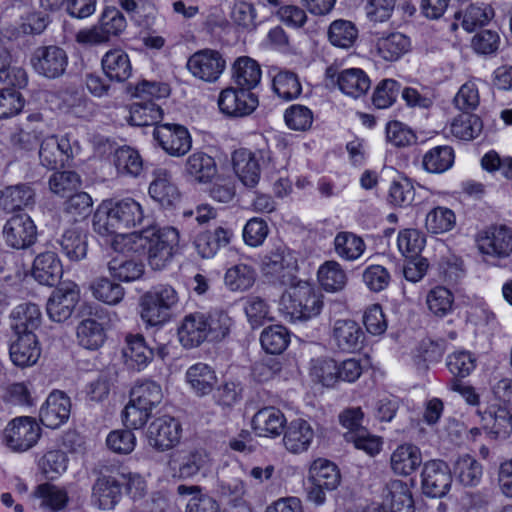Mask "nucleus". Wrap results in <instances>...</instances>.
<instances>
[{
  "instance_id": "f257e3e1",
  "label": "nucleus",
  "mask_w": 512,
  "mask_h": 512,
  "mask_svg": "<svg viewBox=\"0 0 512 512\" xmlns=\"http://www.w3.org/2000/svg\"><path fill=\"white\" fill-rule=\"evenodd\" d=\"M144 211L133 198L103 201L93 216V229L102 236L122 235L142 223Z\"/></svg>"
},
{
  "instance_id": "f03ea898",
  "label": "nucleus",
  "mask_w": 512,
  "mask_h": 512,
  "mask_svg": "<svg viewBox=\"0 0 512 512\" xmlns=\"http://www.w3.org/2000/svg\"><path fill=\"white\" fill-rule=\"evenodd\" d=\"M136 243L147 254L154 270H162L172 260L179 244V232L174 227L144 229L136 235Z\"/></svg>"
},
{
  "instance_id": "7ed1b4c3",
  "label": "nucleus",
  "mask_w": 512,
  "mask_h": 512,
  "mask_svg": "<svg viewBox=\"0 0 512 512\" xmlns=\"http://www.w3.org/2000/svg\"><path fill=\"white\" fill-rule=\"evenodd\" d=\"M178 304L179 295L173 286H153L139 299L140 317L147 326H163L171 320Z\"/></svg>"
},
{
  "instance_id": "20e7f679",
  "label": "nucleus",
  "mask_w": 512,
  "mask_h": 512,
  "mask_svg": "<svg viewBox=\"0 0 512 512\" xmlns=\"http://www.w3.org/2000/svg\"><path fill=\"white\" fill-rule=\"evenodd\" d=\"M290 290L282 296L284 310L294 320H308L322 309V300L312 284L298 281L289 284Z\"/></svg>"
},
{
  "instance_id": "39448f33",
  "label": "nucleus",
  "mask_w": 512,
  "mask_h": 512,
  "mask_svg": "<svg viewBox=\"0 0 512 512\" xmlns=\"http://www.w3.org/2000/svg\"><path fill=\"white\" fill-rule=\"evenodd\" d=\"M78 150V142L72 140L71 134L48 135L40 141L39 160L42 166L57 169L68 165Z\"/></svg>"
},
{
  "instance_id": "423d86ee",
  "label": "nucleus",
  "mask_w": 512,
  "mask_h": 512,
  "mask_svg": "<svg viewBox=\"0 0 512 512\" xmlns=\"http://www.w3.org/2000/svg\"><path fill=\"white\" fill-rule=\"evenodd\" d=\"M480 253L495 261L508 258L512 253V229L506 225H492L476 238Z\"/></svg>"
},
{
  "instance_id": "0eeeda50",
  "label": "nucleus",
  "mask_w": 512,
  "mask_h": 512,
  "mask_svg": "<svg viewBox=\"0 0 512 512\" xmlns=\"http://www.w3.org/2000/svg\"><path fill=\"white\" fill-rule=\"evenodd\" d=\"M261 269L264 277L274 284H292L296 260L284 246H277L263 257Z\"/></svg>"
},
{
  "instance_id": "6e6552de",
  "label": "nucleus",
  "mask_w": 512,
  "mask_h": 512,
  "mask_svg": "<svg viewBox=\"0 0 512 512\" xmlns=\"http://www.w3.org/2000/svg\"><path fill=\"white\" fill-rule=\"evenodd\" d=\"M41 436V428L31 417L13 419L5 428L4 443L15 452H24L32 448Z\"/></svg>"
},
{
  "instance_id": "1a4fd4ad",
  "label": "nucleus",
  "mask_w": 512,
  "mask_h": 512,
  "mask_svg": "<svg viewBox=\"0 0 512 512\" xmlns=\"http://www.w3.org/2000/svg\"><path fill=\"white\" fill-rule=\"evenodd\" d=\"M153 137L159 146L173 157L184 156L192 147V137L188 129L181 124H156Z\"/></svg>"
},
{
  "instance_id": "9d476101",
  "label": "nucleus",
  "mask_w": 512,
  "mask_h": 512,
  "mask_svg": "<svg viewBox=\"0 0 512 512\" xmlns=\"http://www.w3.org/2000/svg\"><path fill=\"white\" fill-rule=\"evenodd\" d=\"M127 27L124 15L116 8L106 9L98 26L82 30L77 34V42L83 44H100L108 41L111 36H118Z\"/></svg>"
},
{
  "instance_id": "9b49d317",
  "label": "nucleus",
  "mask_w": 512,
  "mask_h": 512,
  "mask_svg": "<svg viewBox=\"0 0 512 512\" xmlns=\"http://www.w3.org/2000/svg\"><path fill=\"white\" fill-rule=\"evenodd\" d=\"M30 62L37 74L48 79H56L65 73L68 56L59 46H40L34 50Z\"/></svg>"
},
{
  "instance_id": "f8f14e48",
  "label": "nucleus",
  "mask_w": 512,
  "mask_h": 512,
  "mask_svg": "<svg viewBox=\"0 0 512 512\" xmlns=\"http://www.w3.org/2000/svg\"><path fill=\"white\" fill-rule=\"evenodd\" d=\"M259 104L258 97L251 91L229 87L221 91L218 98L220 111L228 117L250 115Z\"/></svg>"
},
{
  "instance_id": "ddd939ff",
  "label": "nucleus",
  "mask_w": 512,
  "mask_h": 512,
  "mask_svg": "<svg viewBox=\"0 0 512 512\" xmlns=\"http://www.w3.org/2000/svg\"><path fill=\"white\" fill-rule=\"evenodd\" d=\"M226 62L215 50L204 49L194 53L187 61L192 75L205 82H215L223 73Z\"/></svg>"
},
{
  "instance_id": "4468645a",
  "label": "nucleus",
  "mask_w": 512,
  "mask_h": 512,
  "mask_svg": "<svg viewBox=\"0 0 512 512\" xmlns=\"http://www.w3.org/2000/svg\"><path fill=\"white\" fill-rule=\"evenodd\" d=\"M452 483L448 465L442 460L425 463L422 471V490L429 497L440 498L447 494Z\"/></svg>"
},
{
  "instance_id": "2eb2a0df",
  "label": "nucleus",
  "mask_w": 512,
  "mask_h": 512,
  "mask_svg": "<svg viewBox=\"0 0 512 512\" xmlns=\"http://www.w3.org/2000/svg\"><path fill=\"white\" fill-rule=\"evenodd\" d=\"M3 235L7 245L15 249H25L36 241L37 230L27 214L12 216L4 225Z\"/></svg>"
},
{
  "instance_id": "dca6fc26",
  "label": "nucleus",
  "mask_w": 512,
  "mask_h": 512,
  "mask_svg": "<svg viewBox=\"0 0 512 512\" xmlns=\"http://www.w3.org/2000/svg\"><path fill=\"white\" fill-rule=\"evenodd\" d=\"M181 425L173 417L163 416L155 419L148 427L149 444L159 451L174 447L180 440Z\"/></svg>"
},
{
  "instance_id": "f3484780",
  "label": "nucleus",
  "mask_w": 512,
  "mask_h": 512,
  "mask_svg": "<svg viewBox=\"0 0 512 512\" xmlns=\"http://www.w3.org/2000/svg\"><path fill=\"white\" fill-rule=\"evenodd\" d=\"M331 338L340 351L353 353L362 349L365 334L354 320L340 319L333 324Z\"/></svg>"
},
{
  "instance_id": "a211bd4d",
  "label": "nucleus",
  "mask_w": 512,
  "mask_h": 512,
  "mask_svg": "<svg viewBox=\"0 0 512 512\" xmlns=\"http://www.w3.org/2000/svg\"><path fill=\"white\" fill-rule=\"evenodd\" d=\"M70 410V398L61 391H53L41 406L39 418L44 426L56 429L68 420Z\"/></svg>"
},
{
  "instance_id": "6ab92c4d",
  "label": "nucleus",
  "mask_w": 512,
  "mask_h": 512,
  "mask_svg": "<svg viewBox=\"0 0 512 512\" xmlns=\"http://www.w3.org/2000/svg\"><path fill=\"white\" fill-rule=\"evenodd\" d=\"M78 300L79 291L76 285L55 290L46 305L49 318L54 322L66 321L71 317Z\"/></svg>"
},
{
  "instance_id": "aec40b11",
  "label": "nucleus",
  "mask_w": 512,
  "mask_h": 512,
  "mask_svg": "<svg viewBox=\"0 0 512 512\" xmlns=\"http://www.w3.org/2000/svg\"><path fill=\"white\" fill-rule=\"evenodd\" d=\"M178 339L184 348H195L208 341L206 314L194 312L184 316L177 329Z\"/></svg>"
},
{
  "instance_id": "412c9836",
  "label": "nucleus",
  "mask_w": 512,
  "mask_h": 512,
  "mask_svg": "<svg viewBox=\"0 0 512 512\" xmlns=\"http://www.w3.org/2000/svg\"><path fill=\"white\" fill-rule=\"evenodd\" d=\"M150 196L164 207L175 205L180 200V192L170 171L156 168L149 186Z\"/></svg>"
},
{
  "instance_id": "4be33fe9",
  "label": "nucleus",
  "mask_w": 512,
  "mask_h": 512,
  "mask_svg": "<svg viewBox=\"0 0 512 512\" xmlns=\"http://www.w3.org/2000/svg\"><path fill=\"white\" fill-rule=\"evenodd\" d=\"M484 429L496 439H507L512 433V413L501 405H492L485 411H478Z\"/></svg>"
},
{
  "instance_id": "5701e85b",
  "label": "nucleus",
  "mask_w": 512,
  "mask_h": 512,
  "mask_svg": "<svg viewBox=\"0 0 512 512\" xmlns=\"http://www.w3.org/2000/svg\"><path fill=\"white\" fill-rule=\"evenodd\" d=\"M286 423L284 413L273 406L258 410L252 418V428L260 437H279Z\"/></svg>"
},
{
  "instance_id": "b1692460",
  "label": "nucleus",
  "mask_w": 512,
  "mask_h": 512,
  "mask_svg": "<svg viewBox=\"0 0 512 512\" xmlns=\"http://www.w3.org/2000/svg\"><path fill=\"white\" fill-rule=\"evenodd\" d=\"M314 439V430L309 422L298 418L287 424L283 436L284 447L293 454L309 449Z\"/></svg>"
},
{
  "instance_id": "393cba45",
  "label": "nucleus",
  "mask_w": 512,
  "mask_h": 512,
  "mask_svg": "<svg viewBox=\"0 0 512 512\" xmlns=\"http://www.w3.org/2000/svg\"><path fill=\"white\" fill-rule=\"evenodd\" d=\"M63 275L62 264L55 252L38 254L33 262L32 276L42 285L54 286Z\"/></svg>"
},
{
  "instance_id": "a878e982",
  "label": "nucleus",
  "mask_w": 512,
  "mask_h": 512,
  "mask_svg": "<svg viewBox=\"0 0 512 512\" xmlns=\"http://www.w3.org/2000/svg\"><path fill=\"white\" fill-rule=\"evenodd\" d=\"M382 496V505L390 512H414L412 493L407 483L401 480L389 481Z\"/></svg>"
},
{
  "instance_id": "bb28decb",
  "label": "nucleus",
  "mask_w": 512,
  "mask_h": 512,
  "mask_svg": "<svg viewBox=\"0 0 512 512\" xmlns=\"http://www.w3.org/2000/svg\"><path fill=\"white\" fill-rule=\"evenodd\" d=\"M9 353L12 362L16 366L28 367L34 365L41 355L35 333L17 335V339L10 345Z\"/></svg>"
},
{
  "instance_id": "cd10ccee",
  "label": "nucleus",
  "mask_w": 512,
  "mask_h": 512,
  "mask_svg": "<svg viewBox=\"0 0 512 512\" xmlns=\"http://www.w3.org/2000/svg\"><path fill=\"white\" fill-rule=\"evenodd\" d=\"M411 48L410 37L398 31L383 34L376 41L377 55L385 61H397L407 54Z\"/></svg>"
},
{
  "instance_id": "c85d7f7f",
  "label": "nucleus",
  "mask_w": 512,
  "mask_h": 512,
  "mask_svg": "<svg viewBox=\"0 0 512 512\" xmlns=\"http://www.w3.org/2000/svg\"><path fill=\"white\" fill-rule=\"evenodd\" d=\"M186 177L196 183H208L217 174V165L213 157L202 151L188 156L184 166Z\"/></svg>"
},
{
  "instance_id": "c756f323",
  "label": "nucleus",
  "mask_w": 512,
  "mask_h": 512,
  "mask_svg": "<svg viewBox=\"0 0 512 512\" xmlns=\"http://www.w3.org/2000/svg\"><path fill=\"white\" fill-rule=\"evenodd\" d=\"M35 203V191L27 183H18L0 188V208L14 212Z\"/></svg>"
},
{
  "instance_id": "7c9ffc66",
  "label": "nucleus",
  "mask_w": 512,
  "mask_h": 512,
  "mask_svg": "<svg viewBox=\"0 0 512 512\" xmlns=\"http://www.w3.org/2000/svg\"><path fill=\"white\" fill-rule=\"evenodd\" d=\"M11 327L16 335L34 333L42 322V313L34 303H22L11 313Z\"/></svg>"
},
{
  "instance_id": "2f4dec72",
  "label": "nucleus",
  "mask_w": 512,
  "mask_h": 512,
  "mask_svg": "<svg viewBox=\"0 0 512 512\" xmlns=\"http://www.w3.org/2000/svg\"><path fill=\"white\" fill-rule=\"evenodd\" d=\"M233 168L240 181L248 188H254L260 179V166L255 155L240 149L233 154Z\"/></svg>"
},
{
  "instance_id": "473e14b6",
  "label": "nucleus",
  "mask_w": 512,
  "mask_h": 512,
  "mask_svg": "<svg viewBox=\"0 0 512 512\" xmlns=\"http://www.w3.org/2000/svg\"><path fill=\"white\" fill-rule=\"evenodd\" d=\"M422 463L420 449L413 444H402L391 454L390 465L395 474L408 476Z\"/></svg>"
},
{
  "instance_id": "72a5a7b5",
  "label": "nucleus",
  "mask_w": 512,
  "mask_h": 512,
  "mask_svg": "<svg viewBox=\"0 0 512 512\" xmlns=\"http://www.w3.org/2000/svg\"><path fill=\"white\" fill-rule=\"evenodd\" d=\"M121 495V484L114 477H99L93 485L92 497L100 509H113L120 501Z\"/></svg>"
},
{
  "instance_id": "f704fd0d",
  "label": "nucleus",
  "mask_w": 512,
  "mask_h": 512,
  "mask_svg": "<svg viewBox=\"0 0 512 512\" xmlns=\"http://www.w3.org/2000/svg\"><path fill=\"white\" fill-rule=\"evenodd\" d=\"M77 343L87 350L99 349L106 340L104 325L95 318H85L76 328Z\"/></svg>"
},
{
  "instance_id": "c9c22d12",
  "label": "nucleus",
  "mask_w": 512,
  "mask_h": 512,
  "mask_svg": "<svg viewBox=\"0 0 512 512\" xmlns=\"http://www.w3.org/2000/svg\"><path fill=\"white\" fill-rule=\"evenodd\" d=\"M105 75L117 82L127 80L132 74L130 59L122 49H113L108 51L101 61Z\"/></svg>"
},
{
  "instance_id": "e433bc0d",
  "label": "nucleus",
  "mask_w": 512,
  "mask_h": 512,
  "mask_svg": "<svg viewBox=\"0 0 512 512\" xmlns=\"http://www.w3.org/2000/svg\"><path fill=\"white\" fill-rule=\"evenodd\" d=\"M233 80L238 88L251 91L261 80L260 65L250 57H240L233 65Z\"/></svg>"
},
{
  "instance_id": "4c0bfd02",
  "label": "nucleus",
  "mask_w": 512,
  "mask_h": 512,
  "mask_svg": "<svg viewBox=\"0 0 512 512\" xmlns=\"http://www.w3.org/2000/svg\"><path fill=\"white\" fill-rule=\"evenodd\" d=\"M337 85L344 94L358 98L367 93L370 89L371 81L362 69L350 68L339 73Z\"/></svg>"
},
{
  "instance_id": "58836bf2",
  "label": "nucleus",
  "mask_w": 512,
  "mask_h": 512,
  "mask_svg": "<svg viewBox=\"0 0 512 512\" xmlns=\"http://www.w3.org/2000/svg\"><path fill=\"white\" fill-rule=\"evenodd\" d=\"M186 380L199 396L209 394L217 383L215 371L205 363H196L186 371Z\"/></svg>"
},
{
  "instance_id": "ea45409f",
  "label": "nucleus",
  "mask_w": 512,
  "mask_h": 512,
  "mask_svg": "<svg viewBox=\"0 0 512 512\" xmlns=\"http://www.w3.org/2000/svg\"><path fill=\"white\" fill-rule=\"evenodd\" d=\"M56 243L60 246L62 253L71 261H79L87 254L86 235L77 228L65 230Z\"/></svg>"
},
{
  "instance_id": "a19ab883",
  "label": "nucleus",
  "mask_w": 512,
  "mask_h": 512,
  "mask_svg": "<svg viewBox=\"0 0 512 512\" xmlns=\"http://www.w3.org/2000/svg\"><path fill=\"white\" fill-rule=\"evenodd\" d=\"M113 163L119 174L130 177H138L144 169L139 152L130 146L117 148L113 154Z\"/></svg>"
},
{
  "instance_id": "79ce46f5",
  "label": "nucleus",
  "mask_w": 512,
  "mask_h": 512,
  "mask_svg": "<svg viewBox=\"0 0 512 512\" xmlns=\"http://www.w3.org/2000/svg\"><path fill=\"white\" fill-rule=\"evenodd\" d=\"M308 481L317 482L318 486L331 491L337 488L340 483V472L334 463L320 458L312 463Z\"/></svg>"
},
{
  "instance_id": "37998d69",
  "label": "nucleus",
  "mask_w": 512,
  "mask_h": 512,
  "mask_svg": "<svg viewBox=\"0 0 512 512\" xmlns=\"http://www.w3.org/2000/svg\"><path fill=\"white\" fill-rule=\"evenodd\" d=\"M153 355V350L147 346L143 336L132 335L127 337L124 356L128 365L141 370L153 359Z\"/></svg>"
},
{
  "instance_id": "c03bdc74",
  "label": "nucleus",
  "mask_w": 512,
  "mask_h": 512,
  "mask_svg": "<svg viewBox=\"0 0 512 512\" xmlns=\"http://www.w3.org/2000/svg\"><path fill=\"white\" fill-rule=\"evenodd\" d=\"M455 17L462 19L461 25L468 32L474 31L489 23L494 17L493 8L485 3L470 4L464 11L455 14Z\"/></svg>"
},
{
  "instance_id": "a18cd8bd",
  "label": "nucleus",
  "mask_w": 512,
  "mask_h": 512,
  "mask_svg": "<svg viewBox=\"0 0 512 512\" xmlns=\"http://www.w3.org/2000/svg\"><path fill=\"white\" fill-rule=\"evenodd\" d=\"M177 494L179 496H190L187 503V510L189 512H219L220 507L215 499L202 494L201 487L197 485H184L181 484L177 487Z\"/></svg>"
},
{
  "instance_id": "49530a36",
  "label": "nucleus",
  "mask_w": 512,
  "mask_h": 512,
  "mask_svg": "<svg viewBox=\"0 0 512 512\" xmlns=\"http://www.w3.org/2000/svg\"><path fill=\"white\" fill-rule=\"evenodd\" d=\"M365 247L363 239L352 232L342 231L334 238L335 253L344 260L353 261L360 258Z\"/></svg>"
},
{
  "instance_id": "de8ad7c7",
  "label": "nucleus",
  "mask_w": 512,
  "mask_h": 512,
  "mask_svg": "<svg viewBox=\"0 0 512 512\" xmlns=\"http://www.w3.org/2000/svg\"><path fill=\"white\" fill-rule=\"evenodd\" d=\"M318 281L327 292L341 291L347 284L346 272L336 261H326L318 269Z\"/></svg>"
},
{
  "instance_id": "09e8293b",
  "label": "nucleus",
  "mask_w": 512,
  "mask_h": 512,
  "mask_svg": "<svg viewBox=\"0 0 512 512\" xmlns=\"http://www.w3.org/2000/svg\"><path fill=\"white\" fill-rule=\"evenodd\" d=\"M162 398V389L154 381L138 383L130 392V401L142 408L146 407L150 411L161 403Z\"/></svg>"
},
{
  "instance_id": "8fccbe9b",
  "label": "nucleus",
  "mask_w": 512,
  "mask_h": 512,
  "mask_svg": "<svg viewBox=\"0 0 512 512\" xmlns=\"http://www.w3.org/2000/svg\"><path fill=\"white\" fill-rule=\"evenodd\" d=\"M358 38V29L356 25L344 19L333 21L328 29V39L330 43L340 48H350Z\"/></svg>"
},
{
  "instance_id": "3c124183",
  "label": "nucleus",
  "mask_w": 512,
  "mask_h": 512,
  "mask_svg": "<svg viewBox=\"0 0 512 512\" xmlns=\"http://www.w3.org/2000/svg\"><path fill=\"white\" fill-rule=\"evenodd\" d=\"M483 129L479 116L471 113H462L451 122V133L460 140H472L478 137Z\"/></svg>"
},
{
  "instance_id": "603ef678",
  "label": "nucleus",
  "mask_w": 512,
  "mask_h": 512,
  "mask_svg": "<svg viewBox=\"0 0 512 512\" xmlns=\"http://www.w3.org/2000/svg\"><path fill=\"white\" fill-rule=\"evenodd\" d=\"M454 163V151L450 146H437L424 156L423 168L430 173H443Z\"/></svg>"
},
{
  "instance_id": "864d4df0",
  "label": "nucleus",
  "mask_w": 512,
  "mask_h": 512,
  "mask_svg": "<svg viewBox=\"0 0 512 512\" xmlns=\"http://www.w3.org/2000/svg\"><path fill=\"white\" fill-rule=\"evenodd\" d=\"M454 474L464 486H476L482 477V466L470 455H462L454 464Z\"/></svg>"
},
{
  "instance_id": "5fc2aeb1",
  "label": "nucleus",
  "mask_w": 512,
  "mask_h": 512,
  "mask_svg": "<svg viewBox=\"0 0 512 512\" xmlns=\"http://www.w3.org/2000/svg\"><path fill=\"white\" fill-rule=\"evenodd\" d=\"M48 185L53 194L68 197L81 187L82 180L75 171H58L50 176Z\"/></svg>"
},
{
  "instance_id": "6e6d98bb",
  "label": "nucleus",
  "mask_w": 512,
  "mask_h": 512,
  "mask_svg": "<svg viewBox=\"0 0 512 512\" xmlns=\"http://www.w3.org/2000/svg\"><path fill=\"white\" fill-rule=\"evenodd\" d=\"M110 274L117 280L131 282L138 280L144 273V265L140 261L117 257L108 263Z\"/></svg>"
},
{
  "instance_id": "4d7b16f0",
  "label": "nucleus",
  "mask_w": 512,
  "mask_h": 512,
  "mask_svg": "<svg viewBox=\"0 0 512 512\" xmlns=\"http://www.w3.org/2000/svg\"><path fill=\"white\" fill-rule=\"evenodd\" d=\"M290 336L282 325H271L265 328L260 336L262 348L270 354H280L288 346Z\"/></svg>"
},
{
  "instance_id": "13d9d810",
  "label": "nucleus",
  "mask_w": 512,
  "mask_h": 512,
  "mask_svg": "<svg viewBox=\"0 0 512 512\" xmlns=\"http://www.w3.org/2000/svg\"><path fill=\"white\" fill-rule=\"evenodd\" d=\"M224 279L232 291H245L253 286L256 273L252 266L239 263L226 271Z\"/></svg>"
},
{
  "instance_id": "bf43d9fd",
  "label": "nucleus",
  "mask_w": 512,
  "mask_h": 512,
  "mask_svg": "<svg viewBox=\"0 0 512 512\" xmlns=\"http://www.w3.org/2000/svg\"><path fill=\"white\" fill-rule=\"evenodd\" d=\"M244 311L253 328L260 327L265 322L273 320L270 305L264 298L257 295L246 297Z\"/></svg>"
},
{
  "instance_id": "052dcab7",
  "label": "nucleus",
  "mask_w": 512,
  "mask_h": 512,
  "mask_svg": "<svg viewBox=\"0 0 512 512\" xmlns=\"http://www.w3.org/2000/svg\"><path fill=\"white\" fill-rule=\"evenodd\" d=\"M126 90L131 97L142 99L144 103L167 97L170 94L167 84L148 80H142L136 85L129 84Z\"/></svg>"
},
{
  "instance_id": "680f3d73",
  "label": "nucleus",
  "mask_w": 512,
  "mask_h": 512,
  "mask_svg": "<svg viewBox=\"0 0 512 512\" xmlns=\"http://www.w3.org/2000/svg\"><path fill=\"white\" fill-rule=\"evenodd\" d=\"M273 90L283 100L290 101L301 94L302 86L294 72L283 70L274 76Z\"/></svg>"
},
{
  "instance_id": "e2e57ef3",
  "label": "nucleus",
  "mask_w": 512,
  "mask_h": 512,
  "mask_svg": "<svg viewBox=\"0 0 512 512\" xmlns=\"http://www.w3.org/2000/svg\"><path fill=\"white\" fill-rule=\"evenodd\" d=\"M93 296L108 305H117L125 295L124 288L108 278H98L91 284Z\"/></svg>"
},
{
  "instance_id": "0e129e2a",
  "label": "nucleus",
  "mask_w": 512,
  "mask_h": 512,
  "mask_svg": "<svg viewBox=\"0 0 512 512\" xmlns=\"http://www.w3.org/2000/svg\"><path fill=\"white\" fill-rule=\"evenodd\" d=\"M35 496L42 500L41 505L53 512L64 509L68 503V495L65 489L43 483L37 486Z\"/></svg>"
},
{
  "instance_id": "69168bd1",
  "label": "nucleus",
  "mask_w": 512,
  "mask_h": 512,
  "mask_svg": "<svg viewBox=\"0 0 512 512\" xmlns=\"http://www.w3.org/2000/svg\"><path fill=\"white\" fill-rule=\"evenodd\" d=\"M501 36L496 29H482L471 39L472 50L481 56L495 55L501 45Z\"/></svg>"
},
{
  "instance_id": "338daca9",
  "label": "nucleus",
  "mask_w": 512,
  "mask_h": 512,
  "mask_svg": "<svg viewBox=\"0 0 512 512\" xmlns=\"http://www.w3.org/2000/svg\"><path fill=\"white\" fill-rule=\"evenodd\" d=\"M454 296L443 286L431 289L426 296V304L431 313L437 317H444L452 311Z\"/></svg>"
},
{
  "instance_id": "774afa93",
  "label": "nucleus",
  "mask_w": 512,
  "mask_h": 512,
  "mask_svg": "<svg viewBox=\"0 0 512 512\" xmlns=\"http://www.w3.org/2000/svg\"><path fill=\"white\" fill-rule=\"evenodd\" d=\"M209 456L204 450H192L179 456L178 473L181 478H190L204 469Z\"/></svg>"
}]
</instances>
